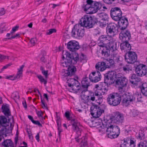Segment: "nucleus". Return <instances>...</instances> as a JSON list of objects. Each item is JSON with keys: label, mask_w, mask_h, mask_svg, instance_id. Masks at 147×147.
<instances>
[{"label": "nucleus", "mask_w": 147, "mask_h": 147, "mask_svg": "<svg viewBox=\"0 0 147 147\" xmlns=\"http://www.w3.org/2000/svg\"><path fill=\"white\" fill-rule=\"evenodd\" d=\"M110 36L107 35H102L100 36L98 41L99 46L103 47L102 51V54L105 57L109 56L110 52H113L117 50V43L114 41Z\"/></svg>", "instance_id": "f257e3e1"}, {"label": "nucleus", "mask_w": 147, "mask_h": 147, "mask_svg": "<svg viewBox=\"0 0 147 147\" xmlns=\"http://www.w3.org/2000/svg\"><path fill=\"white\" fill-rule=\"evenodd\" d=\"M110 15L113 20L118 21V24L121 30H124L126 28L128 25V21L125 17L122 16V12L120 8L115 7L111 8Z\"/></svg>", "instance_id": "f03ea898"}, {"label": "nucleus", "mask_w": 147, "mask_h": 147, "mask_svg": "<svg viewBox=\"0 0 147 147\" xmlns=\"http://www.w3.org/2000/svg\"><path fill=\"white\" fill-rule=\"evenodd\" d=\"M65 115L67 120L71 121L73 131L78 135H81L82 126L80 123L78 121L76 117L74 115H71L69 111L66 112Z\"/></svg>", "instance_id": "7ed1b4c3"}, {"label": "nucleus", "mask_w": 147, "mask_h": 147, "mask_svg": "<svg viewBox=\"0 0 147 147\" xmlns=\"http://www.w3.org/2000/svg\"><path fill=\"white\" fill-rule=\"evenodd\" d=\"M87 4L85 5L84 10L88 13L92 14L96 12L102 7V5L99 2L92 0H87Z\"/></svg>", "instance_id": "20e7f679"}, {"label": "nucleus", "mask_w": 147, "mask_h": 147, "mask_svg": "<svg viewBox=\"0 0 147 147\" xmlns=\"http://www.w3.org/2000/svg\"><path fill=\"white\" fill-rule=\"evenodd\" d=\"M122 105L127 107L130 105V103L134 101L135 102H142V96L141 94H138L135 95L130 94L129 95H124L123 96Z\"/></svg>", "instance_id": "39448f33"}, {"label": "nucleus", "mask_w": 147, "mask_h": 147, "mask_svg": "<svg viewBox=\"0 0 147 147\" xmlns=\"http://www.w3.org/2000/svg\"><path fill=\"white\" fill-rule=\"evenodd\" d=\"M107 127L106 130L108 137L111 139L117 138L120 133V128L117 126H113L112 123L107 124Z\"/></svg>", "instance_id": "423d86ee"}, {"label": "nucleus", "mask_w": 147, "mask_h": 147, "mask_svg": "<svg viewBox=\"0 0 147 147\" xmlns=\"http://www.w3.org/2000/svg\"><path fill=\"white\" fill-rule=\"evenodd\" d=\"M78 78V77L75 78H71L69 79L68 80L69 83L68 84V86L69 87H71V90L74 92H77L78 91H79V92H81L82 94L84 92L83 89L82 87L80 86V83L77 80Z\"/></svg>", "instance_id": "0eeeda50"}, {"label": "nucleus", "mask_w": 147, "mask_h": 147, "mask_svg": "<svg viewBox=\"0 0 147 147\" xmlns=\"http://www.w3.org/2000/svg\"><path fill=\"white\" fill-rule=\"evenodd\" d=\"M121 100V95L116 93L110 94L107 99V101L109 105L114 106L119 105Z\"/></svg>", "instance_id": "6e6552de"}, {"label": "nucleus", "mask_w": 147, "mask_h": 147, "mask_svg": "<svg viewBox=\"0 0 147 147\" xmlns=\"http://www.w3.org/2000/svg\"><path fill=\"white\" fill-rule=\"evenodd\" d=\"M85 34L84 27L80 24L75 25L73 28L72 32V36L75 38H80L83 37Z\"/></svg>", "instance_id": "1a4fd4ad"}, {"label": "nucleus", "mask_w": 147, "mask_h": 147, "mask_svg": "<svg viewBox=\"0 0 147 147\" xmlns=\"http://www.w3.org/2000/svg\"><path fill=\"white\" fill-rule=\"evenodd\" d=\"M105 105H102L99 106L95 105L90 108V112L92 115L94 117L98 118L104 112Z\"/></svg>", "instance_id": "9d476101"}, {"label": "nucleus", "mask_w": 147, "mask_h": 147, "mask_svg": "<svg viewBox=\"0 0 147 147\" xmlns=\"http://www.w3.org/2000/svg\"><path fill=\"white\" fill-rule=\"evenodd\" d=\"M92 18L90 16L85 15L82 18L78 24L83 27H85L88 28L92 27L93 24Z\"/></svg>", "instance_id": "9b49d317"}, {"label": "nucleus", "mask_w": 147, "mask_h": 147, "mask_svg": "<svg viewBox=\"0 0 147 147\" xmlns=\"http://www.w3.org/2000/svg\"><path fill=\"white\" fill-rule=\"evenodd\" d=\"M124 120V116L123 114L119 112L115 113L111 117L110 122H108V123H115L120 124L123 122Z\"/></svg>", "instance_id": "f8f14e48"}, {"label": "nucleus", "mask_w": 147, "mask_h": 147, "mask_svg": "<svg viewBox=\"0 0 147 147\" xmlns=\"http://www.w3.org/2000/svg\"><path fill=\"white\" fill-rule=\"evenodd\" d=\"M117 25L113 23L109 24L106 28V32L107 34L111 38H112L115 34V32L117 30Z\"/></svg>", "instance_id": "ddd939ff"}, {"label": "nucleus", "mask_w": 147, "mask_h": 147, "mask_svg": "<svg viewBox=\"0 0 147 147\" xmlns=\"http://www.w3.org/2000/svg\"><path fill=\"white\" fill-rule=\"evenodd\" d=\"M123 142L121 144L120 147H135L136 140L130 136L123 140Z\"/></svg>", "instance_id": "4468645a"}, {"label": "nucleus", "mask_w": 147, "mask_h": 147, "mask_svg": "<svg viewBox=\"0 0 147 147\" xmlns=\"http://www.w3.org/2000/svg\"><path fill=\"white\" fill-rule=\"evenodd\" d=\"M89 101H94L99 100L101 101L102 99L103 96L101 93L97 90L94 92H91L89 96Z\"/></svg>", "instance_id": "2eb2a0df"}, {"label": "nucleus", "mask_w": 147, "mask_h": 147, "mask_svg": "<svg viewBox=\"0 0 147 147\" xmlns=\"http://www.w3.org/2000/svg\"><path fill=\"white\" fill-rule=\"evenodd\" d=\"M98 16L100 19L99 23L100 27H105L108 24L109 17L107 14L104 13H98Z\"/></svg>", "instance_id": "dca6fc26"}, {"label": "nucleus", "mask_w": 147, "mask_h": 147, "mask_svg": "<svg viewBox=\"0 0 147 147\" xmlns=\"http://www.w3.org/2000/svg\"><path fill=\"white\" fill-rule=\"evenodd\" d=\"M136 71L137 74L140 76L147 75V67L143 64H139L136 67Z\"/></svg>", "instance_id": "f3484780"}, {"label": "nucleus", "mask_w": 147, "mask_h": 147, "mask_svg": "<svg viewBox=\"0 0 147 147\" xmlns=\"http://www.w3.org/2000/svg\"><path fill=\"white\" fill-rule=\"evenodd\" d=\"M137 58V55L134 52H129L125 56L126 61L130 64L134 63L136 61Z\"/></svg>", "instance_id": "a211bd4d"}, {"label": "nucleus", "mask_w": 147, "mask_h": 147, "mask_svg": "<svg viewBox=\"0 0 147 147\" xmlns=\"http://www.w3.org/2000/svg\"><path fill=\"white\" fill-rule=\"evenodd\" d=\"M67 48L70 51L74 52L78 50L80 48L79 43L75 40H71L67 44Z\"/></svg>", "instance_id": "6ab92c4d"}, {"label": "nucleus", "mask_w": 147, "mask_h": 147, "mask_svg": "<svg viewBox=\"0 0 147 147\" xmlns=\"http://www.w3.org/2000/svg\"><path fill=\"white\" fill-rule=\"evenodd\" d=\"M121 30L122 31L120 33L119 38L122 41H128L131 38V34L130 32L128 30Z\"/></svg>", "instance_id": "aec40b11"}, {"label": "nucleus", "mask_w": 147, "mask_h": 147, "mask_svg": "<svg viewBox=\"0 0 147 147\" xmlns=\"http://www.w3.org/2000/svg\"><path fill=\"white\" fill-rule=\"evenodd\" d=\"M13 127L12 126L1 125L0 126V134L2 135H5L7 136V134L11 133L12 132Z\"/></svg>", "instance_id": "412c9836"}, {"label": "nucleus", "mask_w": 147, "mask_h": 147, "mask_svg": "<svg viewBox=\"0 0 147 147\" xmlns=\"http://www.w3.org/2000/svg\"><path fill=\"white\" fill-rule=\"evenodd\" d=\"M24 67V65H22L20 68L18 69V71L16 75H11L6 77V78L13 80L16 79H20L21 78L22 75L23 69Z\"/></svg>", "instance_id": "4be33fe9"}, {"label": "nucleus", "mask_w": 147, "mask_h": 147, "mask_svg": "<svg viewBox=\"0 0 147 147\" xmlns=\"http://www.w3.org/2000/svg\"><path fill=\"white\" fill-rule=\"evenodd\" d=\"M128 80L125 77L121 76L118 78L115 81V84L119 86L126 87Z\"/></svg>", "instance_id": "5701e85b"}, {"label": "nucleus", "mask_w": 147, "mask_h": 147, "mask_svg": "<svg viewBox=\"0 0 147 147\" xmlns=\"http://www.w3.org/2000/svg\"><path fill=\"white\" fill-rule=\"evenodd\" d=\"M76 137L75 138L76 141L77 142H80V147H87V138L86 136H83L81 139L79 138V137L81 135L82 132H81V134L80 135H78L76 133Z\"/></svg>", "instance_id": "b1692460"}, {"label": "nucleus", "mask_w": 147, "mask_h": 147, "mask_svg": "<svg viewBox=\"0 0 147 147\" xmlns=\"http://www.w3.org/2000/svg\"><path fill=\"white\" fill-rule=\"evenodd\" d=\"M90 84L88 77H85L82 79L81 81V87L83 89L84 92H85L88 90V87L90 85Z\"/></svg>", "instance_id": "393cba45"}, {"label": "nucleus", "mask_w": 147, "mask_h": 147, "mask_svg": "<svg viewBox=\"0 0 147 147\" xmlns=\"http://www.w3.org/2000/svg\"><path fill=\"white\" fill-rule=\"evenodd\" d=\"M74 57L75 58L72 60L67 61H65L63 63V66L64 67H67L71 66V64H74L76 63L77 61L79 59V55L78 54H76L75 55Z\"/></svg>", "instance_id": "a878e982"}, {"label": "nucleus", "mask_w": 147, "mask_h": 147, "mask_svg": "<svg viewBox=\"0 0 147 147\" xmlns=\"http://www.w3.org/2000/svg\"><path fill=\"white\" fill-rule=\"evenodd\" d=\"M106 64L104 62H98L96 65V68L98 71H102L105 70L107 67Z\"/></svg>", "instance_id": "bb28decb"}, {"label": "nucleus", "mask_w": 147, "mask_h": 147, "mask_svg": "<svg viewBox=\"0 0 147 147\" xmlns=\"http://www.w3.org/2000/svg\"><path fill=\"white\" fill-rule=\"evenodd\" d=\"M64 52H63V58L66 59L67 61L72 60L73 59H74L75 57L74 56L76 54H78L77 53H75L74 54L72 55L68 52L65 51V53L64 54Z\"/></svg>", "instance_id": "cd10ccee"}, {"label": "nucleus", "mask_w": 147, "mask_h": 147, "mask_svg": "<svg viewBox=\"0 0 147 147\" xmlns=\"http://www.w3.org/2000/svg\"><path fill=\"white\" fill-rule=\"evenodd\" d=\"M123 43L121 45V50H123L125 51H128L131 49V46L128 41H122Z\"/></svg>", "instance_id": "c85d7f7f"}, {"label": "nucleus", "mask_w": 147, "mask_h": 147, "mask_svg": "<svg viewBox=\"0 0 147 147\" xmlns=\"http://www.w3.org/2000/svg\"><path fill=\"white\" fill-rule=\"evenodd\" d=\"M12 126L11 123L7 122L6 118L3 116L0 117V126L1 125H8Z\"/></svg>", "instance_id": "c756f323"}, {"label": "nucleus", "mask_w": 147, "mask_h": 147, "mask_svg": "<svg viewBox=\"0 0 147 147\" xmlns=\"http://www.w3.org/2000/svg\"><path fill=\"white\" fill-rule=\"evenodd\" d=\"M4 147H14L12 141L10 140L7 139L2 143Z\"/></svg>", "instance_id": "7c9ffc66"}, {"label": "nucleus", "mask_w": 147, "mask_h": 147, "mask_svg": "<svg viewBox=\"0 0 147 147\" xmlns=\"http://www.w3.org/2000/svg\"><path fill=\"white\" fill-rule=\"evenodd\" d=\"M2 112L6 116H9L11 115L10 111L8 107L6 105H3L2 106Z\"/></svg>", "instance_id": "2f4dec72"}, {"label": "nucleus", "mask_w": 147, "mask_h": 147, "mask_svg": "<svg viewBox=\"0 0 147 147\" xmlns=\"http://www.w3.org/2000/svg\"><path fill=\"white\" fill-rule=\"evenodd\" d=\"M67 70L69 73V74H70V76H74L76 71V69L75 66L71 65L68 67Z\"/></svg>", "instance_id": "473e14b6"}, {"label": "nucleus", "mask_w": 147, "mask_h": 147, "mask_svg": "<svg viewBox=\"0 0 147 147\" xmlns=\"http://www.w3.org/2000/svg\"><path fill=\"white\" fill-rule=\"evenodd\" d=\"M141 90L142 94L147 97V83H143L141 86Z\"/></svg>", "instance_id": "72a5a7b5"}, {"label": "nucleus", "mask_w": 147, "mask_h": 147, "mask_svg": "<svg viewBox=\"0 0 147 147\" xmlns=\"http://www.w3.org/2000/svg\"><path fill=\"white\" fill-rule=\"evenodd\" d=\"M147 134V129L140 130L139 131L138 137L140 139H143L145 138V135Z\"/></svg>", "instance_id": "f704fd0d"}, {"label": "nucleus", "mask_w": 147, "mask_h": 147, "mask_svg": "<svg viewBox=\"0 0 147 147\" xmlns=\"http://www.w3.org/2000/svg\"><path fill=\"white\" fill-rule=\"evenodd\" d=\"M124 87H122L121 86H119L118 90H119V93L118 94H119V95H121V98H122V101L123 99V96L124 95H129L130 94H126L124 92V90L123 89V88Z\"/></svg>", "instance_id": "c9c22d12"}, {"label": "nucleus", "mask_w": 147, "mask_h": 147, "mask_svg": "<svg viewBox=\"0 0 147 147\" xmlns=\"http://www.w3.org/2000/svg\"><path fill=\"white\" fill-rule=\"evenodd\" d=\"M123 70L127 73H129L130 71L132 70V68L131 65H127L123 67Z\"/></svg>", "instance_id": "e433bc0d"}, {"label": "nucleus", "mask_w": 147, "mask_h": 147, "mask_svg": "<svg viewBox=\"0 0 147 147\" xmlns=\"http://www.w3.org/2000/svg\"><path fill=\"white\" fill-rule=\"evenodd\" d=\"M107 74L110 78V80H113V79H114V78H116V73L114 71H109Z\"/></svg>", "instance_id": "4c0bfd02"}, {"label": "nucleus", "mask_w": 147, "mask_h": 147, "mask_svg": "<svg viewBox=\"0 0 147 147\" xmlns=\"http://www.w3.org/2000/svg\"><path fill=\"white\" fill-rule=\"evenodd\" d=\"M101 78V74L100 72L97 71V74L95 76L94 79L92 80V82H97L100 81Z\"/></svg>", "instance_id": "58836bf2"}, {"label": "nucleus", "mask_w": 147, "mask_h": 147, "mask_svg": "<svg viewBox=\"0 0 147 147\" xmlns=\"http://www.w3.org/2000/svg\"><path fill=\"white\" fill-rule=\"evenodd\" d=\"M105 62L107 67H109L114 65V61L113 59H109V60L107 59Z\"/></svg>", "instance_id": "ea45409f"}, {"label": "nucleus", "mask_w": 147, "mask_h": 147, "mask_svg": "<svg viewBox=\"0 0 147 147\" xmlns=\"http://www.w3.org/2000/svg\"><path fill=\"white\" fill-rule=\"evenodd\" d=\"M138 147H147V141H141L138 144Z\"/></svg>", "instance_id": "a19ab883"}, {"label": "nucleus", "mask_w": 147, "mask_h": 147, "mask_svg": "<svg viewBox=\"0 0 147 147\" xmlns=\"http://www.w3.org/2000/svg\"><path fill=\"white\" fill-rule=\"evenodd\" d=\"M37 77L41 83H44L45 84H47V80L44 78L41 75H38L37 76Z\"/></svg>", "instance_id": "79ce46f5"}, {"label": "nucleus", "mask_w": 147, "mask_h": 147, "mask_svg": "<svg viewBox=\"0 0 147 147\" xmlns=\"http://www.w3.org/2000/svg\"><path fill=\"white\" fill-rule=\"evenodd\" d=\"M97 74V71L92 72L89 76V79L90 81L92 82V80L94 79L95 76Z\"/></svg>", "instance_id": "37998d69"}, {"label": "nucleus", "mask_w": 147, "mask_h": 147, "mask_svg": "<svg viewBox=\"0 0 147 147\" xmlns=\"http://www.w3.org/2000/svg\"><path fill=\"white\" fill-rule=\"evenodd\" d=\"M9 57L7 56H5L1 54H0V62H1L2 60L7 59L8 60L10 59L11 60H13V61L14 60V59H12L11 58H9Z\"/></svg>", "instance_id": "c03bdc74"}, {"label": "nucleus", "mask_w": 147, "mask_h": 147, "mask_svg": "<svg viewBox=\"0 0 147 147\" xmlns=\"http://www.w3.org/2000/svg\"><path fill=\"white\" fill-rule=\"evenodd\" d=\"M88 96L86 97H82V100L83 102L85 103H87L88 102H90L89 98Z\"/></svg>", "instance_id": "a18cd8bd"}, {"label": "nucleus", "mask_w": 147, "mask_h": 147, "mask_svg": "<svg viewBox=\"0 0 147 147\" xmlns=\"http://www.w3.org/2000/svg\"><path fill=\"white\" fill-rule=\"evenodd\" d=\"M56 31V30L55 28L51 29L48 30L46 32L47 35H50L53 32H55Z\"/></svg>", "instance_id": "49530a36"}, {"label": "nucleus", "mask_w": 147, "mask_h": 147, "mask_svg": "<svg viewBox=\"0 0 147 147\" xmlns=\"http://www.w3.org/2000/svg\"><path fill=\"white\" fill-rule=\"evenodd\" d=\"M109 90V87L108 86H106L103 87V88H100V90H102V92L103 93V94L106 93Z\"/></svg>", "instance_id": "de8ad7c7"}, {"label": "nucleus", "mask_w": 147, "mask_h": 147, "mask_svg": "<svg viewBox=\"0 0 147 147\" xmlns=\"http://www.w3.org/2000/svg\"><path fill=\"white\" fill-rule=\"evenodd\" d=\"M5 24H1L0 25V33H3V31L5 30Z\"/></svg>", "instance_id": "09e8293b"}, {"label": "nucleus", "mask_w": 147, "mask_h": 147, "mask_svg": "<svg viewBox=\"0 0 147 147\" xmlns=\"http://www.w3.org/2000/svg\"><path fill=\"white\" fill-rule=\"evenodd\" d=\"M56 115L57 117V125H59L61 123V122L60 121V117L58 115V113H57L56 112Z\"/></svg>", "instance_id": "8fccbe9b"}, {"label": "nucleus", "mask_w": 147, "mask_h": 147, "mask_svg": "<svg viewBox=\"0 0 147 147\" xmlns=\"http://www.w3.org/2000/svg\"><path fill=\"white\" fill-rule=\"evenodd\" d=\"M108 74L107 73L105 75L104 77V82L108 84V80L110 79V78L108 76Z\"/></svg>", "instance_id": "3c124183"}, {"label": "nucleus", "mask_w": 147, "mask_h": 147, "mask_svg": "<svg viewBox=\"0 0 147 147\" xmlns=\"http://www.w3.org/2000/svg\"><path fill=\"white\" fill-rule=\"evenodd\" d=\"M19 3L18 2H15L12 3V6L11 7L12 8L17 7L19 6Z\"/></svg>", "instance_id": "603ef678"}, {"label": "nucleus", "mask_w": 147, "mask_h": 147, "mask_svg": "<svg viewBox=\"0 0 147 147\" xmlns=\"http://www.w3.org/2000/svg\"><path fill=\"white\" fill-rule=\"evenodd\" d=\"M131 79L132 80H136L137 81H140V79L136 78V75L135 74H133L132 75L131 77Z\"/></svg>", "instance_id": "864d4df0"}, {"label": "nucleus", "mask_w": 147, "mask_h": 147, "mask_svg": "<svg viewBox=\"0 0 147 147\" xmlns=\"http://www.w3.org/2000/svg\"><path fill=\"white\" fill-rule=\"evenodd\" d=\"M36 113L39 118H42L43 113L41 111H36Z\"/></svg>", "instance_id": "5fc2aeb1"}, {"label": "nucleus", "mask_w": 147, "mask_h": 147, "mask_svg": "<svg viewBox=\"0 0 147 147\" xmlns=\"http://www.w3.org/2000/svg\"><path fill=\"white\" fill-rule=\"evenodd\" d=\"M32 123L36 125H38L39 127H42V124L38 121H35L34 120V121H33Z\"/></svg>", "instance_id": "6e6d98bb"}, {"label": "nucleus", "mask_w": 147, "mask_h": 147, "mask_svg": "<svg viewBox=\"0 0 147 147\" xmlns=\"http://www.w3.org/2000/svg\"><path fill=\"white\" fill-rule=\"evenodd\" d=\"M20 37V34H17L14 36H11L10 37L8 38V39H11L17 38L18 37L19 38Z\"/></svg>", "instance_id": "4d7b16f0"}, {"label": "nucleus", "mask_w": 147, "mask_h": 147, "mask_svg": "<svg viewBox=\"0 0 147 147\" xmlns=\"http://www.w3.org/2000/svg\"><path fill=\"white\" fill-rule=\"evenodd\" d=\"M42 11L43 13L47 15L49 12V9L47 8H44L42 9Z\"/></svg>", "instance_id": "13d9d810"}, {"label": "nucleus", "mask_w": 147, "mask_h": 147, "mask_svg": "<svg viewBox=\"0 0 147 147\" xmlns=\"http://www.w3.org/2000/svg\"><path fill=\"white\" fill-rule=\"evenodd\" d=\"M57 126H58V134L59 135V138L60 139V133L62 131L61 129L60 128V127L61 126V123L60 124V125H57Z\"/></svg>", "instance_id": "bf43d9fd"}, {"label": "nucleus", "mask_w": 147, "mask_h": 147, "mask_svg": "<svg viewBox=\"0 0 147 147\" xmlns=\"http://www.w3.org/2000/svg\"><path fill=\"white\" fill-rule=\"evenodd\" d=\"M43 1H44L42 0H37L35 1V4L36 5L38 6L41 4Z\"/></svg>", "instance_id": "052dcab7"}, {"label": "nucleus", "mask_w": 147, "mask_h": 147, "mask_svg": "<svg viewBox=\"0 0 147 147\" xmlns=\"http://www.w3.org/2000/svg\"><path fill=\"white\" fill-rule=\"evenodd\" d=\"M61 75L64 77H67V76H70V74H69V73L67 70L65 72L62 73Z\"/></svg>", "instance_id": "680f3d73"}, {"label": "nucleus", "mask_w": 147, "mask_h": 147, "mask_svg": "<svg viewBox=\"0 0 147 147\" xmlns=\"http://www.w3.org/2000/svg\"><path fill=\"white\" fill-rule=\"evenodd\" d=\"M13 96L14 98V99H18L19 98V96L18 93H14L13 94Z\"/></svg>", "instance_id": "e2e57ef3"}, {"label": "nucleus", "mask_w": 147, "mask_h": 147, "mask_svg": "<svg viewBox=\"0 0 147 147\" xmlns=\"http://www.w3.org/2000/svg\"><path fill=\"white\" fill-rule=\"evenodd\" d=\"M138 81H137L136 80H130V82L133 85H137L138 84L137 83Z\"/></svg>", "instance_id": "0e129e2a"}, {"label": "nucleus", "mask_w": 147, "mask_h": 147, "mask_svg": "<svg viewBox=\"0 0 147 147\" xmlns=\"http://www.w3.org/2000/svg\"><path fill=\"white\" fill-rule=\"evenodd\" d=\"M12 65V64L11 63H9V64L6 65H5L1 69V70L3 71L5 69H6L8 67L10 66L11 65Z\"/></svg>", "instance_id": "69168bd1"}, {"label": "nucleus", "mask_w": 147, "mask_h": 147, "mask_svg": "<svg viewBox=\"0 0 147 147\" xmlns=\"http://www.w3.org/2000/svg\"><path fill=\"white\" fill-rule=\"evenodd\" d=\"M42 74L45 76V78H47L48 77V71L47 70L44 71L42 72Z\"/></svg>", "instance_id": "338daca9"}, {"label": "nucleus", "mask_w": 147, "mask_h": 147, "mask_svg": "<svg viewBox=\"0 0 147 147\" xmlns=\"http://www.w3.org/2000/svg\"><path fill=\"white\" fill-rule=\"evenodd\" d=\"M36 39L35 38H32L30 40V42L31 44L34 45L36 41Z\"/></svg>", "instance_id": "774afa93"}]
</instances>
